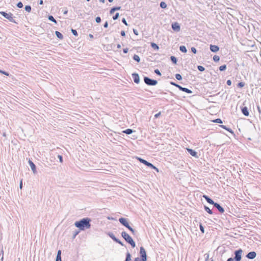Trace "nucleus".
<instances>
[{"label": "nucleus", "instance_id": "8", "mask_svg": "<svg viewBox=\"0 0 261 261\" xmlns=\"http://www.w3.org/2000/svg\"><path fill=\"white\" fill-rule=\"evenodd\" d=\"M170 84H171V85H172L173 86H174L178 88L181 91L186 92V93H187L188 94L192 93V91L191 90H190V89H188L187 88L182 87L181 86H180L179 85L177 84H176L175 83H174L173 82H171Z\"/></svg>", "mask_w": 261, "mask_h": 261}, {"label": "nucleus", "instance_id": "25", "mask_svg": "<svg viewBox=\"0 0 261 261\" xmlns=\"http://www.w3.org/2000/svg\"><path fill=\"white\" fill-rule=\"evenodd\" d=\"M152 48H153L155 50H159V46L155 43L151 42L150 44Z\"/></svg>", "mask_w": 261, "mask_h": 261}, {"label": "nucleus", "instance_id": "7", "mask_svg": "<svg viewBox=\"0 0 261 261\" xmlns=\"http://www.w3.org/2000/svg\"><path fill=\"white\" fill-rule=\"evenodd\" d=\"M144 81L148 86H155L158 84L156 80L151 79L147 76L144 77Z\"/></svg>", "mask_w": 261, "mask_h": 261}, {"label": "nucleus", "instance_id": "30", "mask_svg": "<svg viewBox=\"0 0 261 261\" xmlns=\"http://www.w3.org/2000/svg\"><path fill=\"white\" fill-rule=\"evenodd\" d=\"M170 59H171V61H172V62L174 64H176L177 63V58L174 57V56H171L170 57Z\"/></svg>", "mask_w": 261, "mask_h": 261}, {"label": "nucleus", "instance_id": "53", "mask_svg": "<svg viewBox=\"0 0 261 261\" xmlns=\"http://www.w3.org/2000/svg\"><path fill=\"white\" fill-rule=\"evenodd\" d=\"M231 81L230 80H228L226 82V84L228 86H230L231 85Z\"/></svg>", "mask_w": 261, "mask_h": 261}, {"label": "nucleus", "instance_id": "35", "mask_svg": "<svg viewBox=\"0 0 261 261\" xmlns=\"http://www.w3.org/2000/svg\"><path fill=\"white\" fill-rule=\"evenodd\" d=\"M213 121L215 123H222V120L220 118L216 119L214 120Z\"/></svg>", "mask_w": 261, "mask_h": 261}, {"label": "nucleus", "instance_id": "33", "mask_svg": "<svg viewBox=\"0 0 261 261\" xmlns=\"http://www.w3.org/2000/svg\"><path fill=\"white\" fill-rule=\"evenodd\" d=\"M226 69V65H223L219 67V70L221 71L225 70Z\"/></svg>", "mask_w": 261, "mask_h": 261}, {"label": "nucleus", "instance_id": "26", "mask_svg": "<svg viewBox=\"0 0 261 261\" xmlns=\"http://www.w3.org/2000/svg\"><path fill=\"white\" fill-rule=\"evenodd\" d=\"M179 50L180 51H181L182 53H186L187 51V48H186V46L184 45L180 46Z\"/></svg>", "mask_w": 261, "mask_h": 261}, {"label": "nucleus", "instance_id": "63", "mask_svg": "<svg viewBox=\"0 0 261 261\" xmlns=\"http://www.w3.org/2000/svg\"><path fill=\"white\" fill-rule=\"evenodd\" d=\"M121 45L119 44H118L117 45V48H121Z\"/></svg>", "mask_w": 261, "mask_h": 261}, {"label": "nucleus", "instance_id": "64", "mask_svg": "<svg viewBox=\"0 0 261 261\" xmlns=\"http://www.w3.org/2000/svg\"><path fill=\"white\" fill-rule=\"evenodd\" d=\"M43 4V2L42 0H40V2H39V4L40 5H42Z\"/></svg>", "mask_w": 261, "mask_h": 261}, {"label": "nucleus", "instance_id": "57", "mask_svg": "<svg viewBox=\"0 0 261 261\" xmlns=\"http://www.w3.org/2000/svg\"><path fill=\"white\" fill-rule=\"evenodd\" d=\"M128 48H124V49H123V53H124V54H126V53H127V52H128Z\"/></svg>", "mask_w": 261, "mask_h": 261}, {"label": "nucleus", "instance_id": "56", "mask_svg": "<svg viewBox=\"0 0 261 261\" xmlns=\"http://www.w3.org/2000/svg\"><path fill=\"white\" fill-rule=\"evenodd\" d=\"M133 32L136 35H138V32L136 29H133Z\"/></svg>", "mask_w": 261, "mask_h": 261}, {"label": "nucleus", "instance_id": "61", "mask_svg": "<svg viewBox=\"0 0 261 261\" xmlns=\"http://www.w3.org/2000/svg\"><path fill=\"white\" fill-rule=\"evenodd\" d=\"M68 13V10H67V9L66 8L65 10L64 11V12H63V14L64 15H66Z\"/></svg>", "mask_w": 261, "mask_h": 261}, {"label": "nucleus", "instance_id": "51", "mask_svg": "<svg viewBox=\"0 0 261 261\" xmlns=\"http://www.w3.org/2000/svg\"><path fill=\"white\" fill-rule=\"evenodd\" d=\"M79 231H75L74 232H73V238H75V237L79 234Z\"/></svg>", "mask_w": 261, "mask_h": 261}, {"label": "nucleus", "instance_id": "10", "mask_svg": "<svg viewBox=\"0 0 261 261\" xmlns=\"http://www.w3.org/2000/svg\"><path fill=\"white\" fill-rule=\"evenodd\" d=\"M256 256V253L255 251H251L247 254L246 257L250 259H253Z\"/></svg>", "mask_w": 261, "mask_h": 261}, {"label": "nucleus", "instance_id": "22", "mask_svg": "<svg viewBox=\"0 0 261 261\" xmlns=\"http://www.w3.org/2000/svg\"><path fill=\"white\" fill-rule=\"evenodd\" d=\"M108 234L115 242L117 239V238L115 237V235L112 232H109Z\"/></svg>", "mask_w": 261, "mask_h": 261}, {"label": "nucleus", "instance_id": "50", "mask_svg": "<svg viewBox=\"0 0 261 261\" xmlns=\"http://www.w3.org/2000/svg\"><path fill=\"white\" fill-rule=\"evenodd\" d=\"M191 51H192V53H193L194 54H196V52H197V50L194 47H191Z\"/></svg>", "mask_w": 261, "mask_h": 261}, {"label": "nucleus", "instance_id": "13", "mask_svg": "<svg viewBox=\"0 0 261 261\" xmlns=\"http://www.w3.org/2000/svg\"><path fill=\"white\" fill-rule=\"evenodd\" d=\"M29 164L30 165V166L34 174L37 173L36 167V165L34 164V163L32 161L29 160Z\"/></svg>", "mask_w": 261, "mask_h": 261}, {"label": "nucleus", "instance_id": "27", "mask_svg": "<svg viewBox=\"0 0 261 261\" xmlns=\"http://www.w3.org/2000/svg\"><path fill=\"white\" fill-rule=\"evenodd\" d=\"M48 20L55 23L56 24L57 23L56 20L54 18V17L52 15H49L48 17Z\"/></svg>", "mask_w": 261, "mask_h": 261}, {"label": "nucleus", "instance_id": "19", "mask_svg": "<svg viewBox=\"0 0 261 261\" xmlns=\"http://www.w3.org/2000/svg\"><path fill=\"white\" fill-rule=\"evenodd\" d=\"M121 9V7H113L110 11V13L112 14L114 13L115 11L117 10H120Z\"/></svg>", "mask_w": 261, "mask_h": 261}, {"label": "nucleus", "instance_id": "17", "mask_svg": "<svg viewBox=\"0 0 261 261\" xmlns=\"http://www.w3.org/2000/svg\"><path fill=\"white\" fill-rule=\"evenodd\" d=\"M219 49V47L217 45H211L210 50L213 53L217 52Z\"/></svg>", "mask_w": 261, "mask_h": 261}, {"label": "nucleus", "instance_id": "6", "mask_svg": "<svg viewBox=\"0 0 261 261\" xmlns=\"http://www.w3.org/2000/svg\"><path fill=\"white\" fill-rule=\"evenodd\" d=\"M0 14L10 21L13 23H17L13 19V14L11 13H7L4 11L0 12Z\"/></svg>", "mask_w": 261, "mask_h": 261}, {"label": "nucleus", "instance_id": "9", "mask_svg": "<svg viewBox=\"0 0 261 261\" xmlns=\"http://www.w3.org/2000/svg\"><path fill=\"white\" fill-rule=\"evenodd\" d=\"M243 250L241 249H239L234 251V257L233 258L234 261H240L242 258V254Z\"/></svg>", "mask_w": 261, "mask_h": 261}, {"label": "nucleus", "instance_id": "4", "mask_svg": "<svg viewBox=\"0 0 261 261\" xmlns=\"http://www.w3.org/2000/svg\"><path fill=\"white\" fill-rule=\"evenodd\" d=\"M140 255L141 259L139 257H136L134 261H146L147 260V254L145 249L143 247H140Z\"/></svg>", "mask_w": 261, "mask_h": 261}, {"label": "nucleus", "instance_id": "59", "mask_svg": "<svg viewBox=\"0 0 261 261\" xmlns=\"http://www.w3.org/2000/svg\"><path fill=\"white\" fill-rule=\"evenodd\" d=\"M19 188H20V189H22V180H21L20 181V184H19Z\"/></svg>", "mask_w": 261, "mask_h": 261}, {"label": "nucleus", "instance_id": "45", "mask_svg": "<svg viewBox=\"0 0 261 261\" xmlns=\"http://www.w3.org/2000/svg\"><path fill=\"white\" fill-rule=\"evenodd\" d=\"M154 73L158 75H161V73L159 69H156L154 70Z\"/></svg>", "mask_w": 261, "mask_h": 261}, {"label": "nucleus", "instance_id": "32", "mask_svg": "<svg viewBox=\"0 0 261 261\" xmlns=\"http://www.w3.org/2000/svg\"><path fill=\"white\" fill-rule=\"evenodd\" d=\"M24 9H25V10L26 11H27L28 12H30L32 8L30 6L27 5V6H25Z\"/></svg>", "mask_w": 261, "mask_h": 261}, {"label": "nucleus", "instance_id": "14", "mask_svg": "<svg viewBox=\"0 0 261 261\" xmlns=\"http://www.w3.org/2000/svg\"><path fill=\"white\" fill-rule=\"evenodd\" d=\"M214 206L221 213L224 212V209L218 203L215 202Z\"/></svg>", "mask_w": 261, "mask_h": 261}, {"label": "nucleus", "instance_id": "15", "mask_svg": "<svg viewBox=\"0 0 261 261\" xmlns=\"http://www.w3.org/2000/svg\"><path fill=\"white\" fill-rule=\"evenodd\" d=\"M203 197L206 200V201L210 204H212L214 205L215 204L214 201L211 198H210L208 196L204 195L203 196Z\"/></svg>", "mask_w": 261, "mask_h": 261}, {"label": "nucleus", "instance_id": "36", "mask_svg": "<svg viewBox=\"0 0 261 261\" xmlns=\"http://www.w3.org/2000/svg\"><path fill=\"white\" fill-rule=\"evenodd\" d=\"M197 69L200 71H203L205 70V68L200 65L197 66Z\"/></svg>", "mask_w": 261, "mask_h": 261}, {"label": "nucleus", "instance_id": "12", "mask_svg": "<svg viewBox=\"0 0 261 261\" xmlns=\"http://www.w3.org/2000/svg\"><path fill=\"white\" fill-rule=\"evenodd\" d=\"M132 77L134 82L136 84H139L140 82V77L138 73H134L132 74Z\"/></svg>", "mask_w": 261, "mask_h": 261}, {"label": "nucleus", "instance_id": "47", "mask_svg": "<svg viewBox=\"0 0 261 261\" xmlns=\"http://www.w3.org/2000/svg\"><path fill=\"white\" fill-rule=\"evenodd\" d=\"M56 257H61V250H59Z\"/></svg>", "mask_w": 261, "mask_h": 261}, {"label": "nucleus", "instance_id": "52", "mask_svg": "<svg viewBox=\"0 0 261 261\" xmlns=\"http://www.w3.org/2000/svg\"><path fill=\"white\" fill-rule=\"evenodd\" d=\"M122 22H123L125 25H128V24H127V22H126V19H125L124 18H123L122 19Z\"/></svg>", "mask_w": 261, "mask_h": 261}, {"label": "nucleus", "instance_id": "39", "mask_svg": "<svg viewBox=\"0 0 261 261\" xmlns=\"http://www.w3.org/2000/svg\"><path fill=\"white\" fill-rule=\"evenodd\" d=\"M245 83L243 82H240L238 84V87L239 88H242L244 86Z\"/></svg>", "mask_w": 261, "mask_h": 261}, {"label": "nucleus", "instance_id": "34", "mask_svg": "<svg viewBox=\"0 0 261 261\" xmlns=\"http://www.w3.org/2000/svg\"><path fill=\"white\" fill-rule=\"evenodd\" d=\"M213 60L215 62H218L220 60V57L217 55H215L213 57Z\"/></svg>", "mask_w": 261, "mask_h": 261}, {"label": "nucleus", "instance_id": "28", "mask_svg": "<svg viewBox=\"0 0 261 261\" xmlns=\"http://www.w3.org/2000/svg\"><path fill=\"white\" fill-rule=\"evenodd\" d=\"M204 208L205 211H206L208 214H213L212 211L208 207H207V206L204 205Z\"/></svg>", "mask_w": 261, "mask_h": 261}, {"label": "nucleus", "instance_id": "5", "mask_svg": "<svg viewBox=\"0 0 261 261\" xmlns=\"http://www.w3.org/2000/svg\"><path fill=\"white\" fill-rule=\"evenodd\" d=\"M137 159L140 161V163L145 165L146 166H147V167H150V168H152V169H153L154 170H155L157 172H159V170L158 169L155 167L153 164H152L151 163L147 162V161H146L145 160L143 159H142L140 157H136Z\"/></svg>", "mask_w": 261, "mask_h": 261}, {"label": "nucleus", "instance_id": "18", "mask_svg": "<svg viewBox=\"0 0 261 261\" xmlns=\"http://www.w3.org/2000/svg\"><path fill=\"white\" fill-rule=\"evenodd\" d=\"M242 113L243 114V115L245 116H249V111L248 110V108L246 107H244L242 108L241 109Z\"/></svg>", "mask_w": 261, "mask_h": 261}, {"label": "nucleus", "instance_id": "48", "mask_svg": "<svg viewBox=\"0 0 261 261\" xmlns=\"http://www.w3.org/2000/svg\"><path fill=\"white\" fill-rule=\"evenodd\" d=\"M200 230L202 233L204 232V228L201 224L200 225Z\"/></svg>", "mask_w": 261, "mask_h": 261}, {"label": "nucleus", "instance_id": "49", "mask_svg": "<svg viewBox=\"0 0 261 261\" xmlns=\"http://www.w3.org/2000/svg\"><path fill=\"white\" fill-rule=\"evenodd\" d=\"M0 72L2 73V74H5V75H7V76H8L9 74V73H8V72H6L5 71H3L2 70H0Z\"/></svg>", "mask_w": 261, "mask_h": 261}, {"label": "nucleus", "instance_id": "42", "mask_svg": "<svg viewBox=\"0 0 261 261\" xmlns=\"http://www.w3.org/2000/svg\"><path fill=\"white\" fill-rule=\"evenodd\" d=\"M95 21L98 23H100L101 21V18L99 16L96 17L95 18Z\"/></svg>", "mask_w": 261, "mask_h": 261}, {"label": "nucleus", "instance_id": "62", "mask_svg": "<svg viewBox=\"0 0 261 261\" xmlns=\"http://www.w3.org/2000/svg\"><path fill=\"white\" fill-rule=\"evenodd\" d=\"M227 261H233V258L232 257L228 258Z\"/></svg>", "mask_w": 261, "mask_h": 261}, {"label": "nucleus", "instance_id": "21", "mask_svg": "<svg viewBox=\"0 0 261 261\" xmlns=\"http://www.w3.org/2000/svg\"><path fill=\"white\" fill-rule=\"evenodd\" d=\"M55 34L56 36L60 39H62L63 38V35L62 33L59 32V31H56Z\"/></svg>", "mask_w": 261, "mask_h": 261}, {"label": "nucleus", "instance_id": "1", "mask_svg": "<svg viewBox=\"0 0 261 261\" xmlns=\"http://www.w3.org/2000/svg\"><path fill=\"white\" fill-rule=\"evenodd\" d=\"M91 220L87 217L81 219L79 221H76L74 223V225L77 228H79L81 230H85L87 229H89L91 227Z\"/></svg>", "mask_w": 261, "mask_h": 261}, {"label": "nucleus", "instance_id": "11", "mask_svg": "<svg viewBox=\"0 0 261 261\" xmlns=\"http://www.w3.org/2000/svg\"><path fill=\"white\" fill-rule=\"evenodd\" d=\"M172 29L175 32H178L180 30V25L177 22L172 24Z\"/></svg>", "mask_w": 261, "mask_h": 261}, {"label": "nucleus", "instance_id": "29", "mask_svg": "<svg viewBox=\"0 0 261 261\" xmlns=\"http://www.w3.org/2000/svg\"><path fill=\"white\" fill-rule=\"evenodd\" d=\"M133 58L135 61H136V62H137L138 63L140 62V58L139 56L137 55H134Z\"/></svg>", "mask_w": 261, "mask_h": 261}, {"label": "nucleus", "instance_id": "31", "mask_svg": "<svg viewBox=\"0 0 261 261\" xmlns=\"http://www.w3.org/2000/svg\"><path fill=\"white\" fill-rule=\"evenodd\" d=\"M160 6L161 8H162L163 9H165L167 8V4L164 2H161L160 3Z\"/></svg>", "mask_w": 261, "mask_h": 261}, {"label": "nucleus", "instance_id": "40", "mask_svg": "<svg viewBox=\"0 0 261 261\" xmlns=\"http://www.w3.org/2000/svg\"><path fill=\"white\" fill-rule=\"evenodd\" d=\"M204 256L205 257V261H208L209 254L205 253V254H204Z\"/></svg>", "mask_w": 261, "mask_h": 261}, {"label": "nucleus", "instance_id": "54", "mask_svg": "<svg viewBox=\"0 0 261 261\" xmlns=\"http://www.w3.org/2000/svg\"><path fill=\"white\" fill-rule=\"evenodd\" d=\"M160 115H161V112H160L159 113L156 114L154 115V117H155V118H158Z\"/></svg>", "mask_w": 261, "mask_h": 261}, {"label": "nucleus", "instance_id": "16", "mask_svg": "<svg viewBox=\"0 0 261 261\" xmlns=\"http://www.w3.org/2000/svg\"><path fill=\"white\" fill-rule=\"evenodd\" d=\"M187 150L188 152L193 156L194 157H197V152L195 151V150L190 149V148H187Z\"/></svg>", "mask_w": 261, "mask_h": 261}, {"label": "nucleus", "instance_id": "46", "mask_svg": "<svg viewBox=\"0 0 261 261\" xmlns=\"http://www.w3.org/2000/svg\"><path fill=\"white\" fill-rule=\"evenodd\" d=\"M58 158L59 159L60 162L62 163L63 162V157L61 155H58Z\"/></svg>", "mask_w": 261, "mask_h": 261}, {"label": "nucleus", "instance_id": "55", "mask_svg": "<svg viewBox=\"0 0 261 261\" xmlns=\"http://www.w3.org/2000/svg\"><path fill=\"white\" fill-rule=\"evenodd\" d=\"M103 27L105 28H107L108 27V21H106L105 23H104L103 24Z\"/></svg>", "mask_w": 261, "mask_h": 261}, {"label": "nucleus", "instance_id": "20", "mask_svg": "<svg viewBox=\"0 0 261 261\" xmlns=\"http://www.w3.org/2000/svg\"><path fill=\"white\" fill-rule=\"evenodd\" d=\"M220 126L221 128L225 129V130H227L228 132L231 133V134H233V130L231 128L227 127L226 126L224 125H220Z\"/></svg>", "mask_w": 261, "mask_h": 261}, {"label": "nucleus", "instance_id": "60", "mask_svg": "<svg viewBox=\"0 0 261 261\" xmlns=\"http://www.w3.org/2000/svg\"><path fill=\"white\" fill-rule=\"evenodd\" d=\"M56 261H62L61 257H56Z\"/></svg>", "mask_w": 261, "mask_h": 261}, {"label": "nucleus", "instance_id": "43", "mask_svg": "<svg viewBox=\"0 0 261 261\" xmlns=\"http://www.w3.org/2000/svg\"><path fill=\"white\" fill-rule=\"evenodd\" d=\"M17 7L19 8H21L23 7V4L21 2H18L17 4Z\"/></svg>", "mask_w": 261, "mask_h": 261}, {"label": "nucleus", "instance_id": "38", "mask_svg": "<svg viewBox=\"0 0 261 261\" xmlns=\"http://www.w3.org/2000/svg\"><path fill=\"white\" fill-rule=\"evenodd\" d=\"M71 32H72V33L73 34V35L74 36H77L78 33H77V31L75 30L71 29Z\"/></svg>", "mask_w": 261, "mask_h": 261}, {"label": "nucleus", "instance_id": "58", "mask_svg": "<svg viewBox=\"0 0 261 261\" xmlns=\"http://www.w3.org/2000/svg\"><path fill=\"white\" fill-rule=\"evenodd\" d=\"M121 35L122 36H125V32L124 31H122L121 32Z\"/></svg>", "mask_w": 261, "mask_h": 261}, {"label": "nucleus", "instance_id": "41", "mask_svg": "<svg viewBox=\"0 0 261 261\" xmlns=\"http://www.w3.org/2000/svg\"><path fill=\"white\" fill-rule=\"evenodd\" d=\"M119 14L118 13H116L114 16H113V19L114 20H116L119 17Z\"/></svg>", "mask_w": 261, "mask_h": 261}, {"label": "nucleus", "instance_id": "3", "mask_svg": "<svg viewBox=\"0 0 261 261\" xmlns=\"http://www.w3.org/2000/svg\"><path fill=\"white\" fill-rule=\"evenodd\" d=\"M119 221L122 225L129 229L133 234H135L136 231L129 225L127 220L126 218L121 217L119 219Z\"/></svg>", "mask_w": 261, "mask_h": 261}, {"label": "nucleus", "instance_id": "23", "mask_svg": "<svg viewBox=\"0 0 261 261\" xmlns=\"http://www.w3.org/2000/svg\"><path fill=\"white\" fill-rule=\"evenodd\" d=\"M133 132L134 131H133V129H132L130 128H127V129L123 130V133H125V134H126L127 135H130V134H132Z\"/></svg>", "mask_w": 261, "mask_h": 261}, {"label": "nucleus", "instance_id": "2", "mask_svg": "<svg viewBox=\"0 0 261 261\" xmlns=\"http://www.w3.org/2000/svg\"><path fill=\"white\" fill-rule=\"evenodd\" d=\"M121 236L127 243L131 245L132 248L135 247L136 243L135 241L127 233H126L125 231H122L121 232Z\"/></svg>", "mask_w": 261, "mask_h": 261}, {"label": "nucleus", "instance_id": "44", "mask_svg": "<svg viewBox=\"0 0 261 261\" xmlns=\"http://www.w3.org/2000/svg\"><path fill=\"white\" fill-rule=\"evenodd\" d=\"M115 242L118 243L119 244L121 245V246H124V244L118 239H117Z\"/></svg>", "mask_w": 261, "mask_h": 261}, {"label": "nucleus", "instance_id": "37", "mask_svg": "<svg viewBox=\"0 0 261 261\" xmlns=\"http://www.w3.org/2000/svg\"><path fill=\"white\" fill-rule=\"evenodd\" d=\"M175 77L177 80H182V76L180 74L177 73L175 74Z\"/></svg>", "mask_w": 261, "mask_h": 261}, {"label": "nucleus", "instance_id": "24", "mask_svg": "<svg viewBox=\"0 0 261 261\" xmlns=\"http://www.w3.org/2000/svg\"><path fill=\"white\" fill-rule=\"evenodd\" d=\"M131 260V254L129 252H127L126 253V258L125 261H130Z\"/></svg>", "mask_w": 261, "mask_h": 261}]
</instances>
